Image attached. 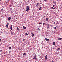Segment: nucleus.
<instances>
[{
    "instance_id": "obj_1",
    "label": "nucleus",
    "mask_w": 62,
    "mask_h": 62,
    "mask_svg": "<svg viewBox=\"0 0 62 62\" xmlns=\"http://www.w3.org/2000/svg\"><path fill=\"white\" fill-rule=\"evenodd\" d=\"M29 10V6H27L26 7V11H28Z\"/></svg>"
},
{
    "instance_id": "obj_2",
    "label": "nucleus",
    "mask_w": 62,
    "mask_h": 62,
    "mask_svg": "<svg viewBox=\"0 0 62 62\" xmlns=\"http://www.w3.org/2000/svg\"><path fill=\"white\" fill-rule=\"evenodd\" d=\"M45 40L46 41H48L49 40V39L46 38L45 39Z\"/></svg>"
},
{
    "instance_id": "obj_3",
    "label": "nucleus",
    "mask_w": 62,
    "mask_h": 62,
    "mask_svg": "<svg viewBox=\"0 0 62 62\" xmlns=\"http://www.w3.org/2000/svg\"><path fill=\"white\" fill-rule=\"evenodd\" d=\"M62 39V38H59L58 39V40H61V39Z\"/></svg>"
},
{
    "instance_id": "obj_4",
    "label": "nucleus",
    "mask_w": 62,
    "mask_h": 62,
    "mask_svg": "<svg viewBox=\"0 0 62 62\" xmlns=\"http://www.w3.org/2000/svg\"><path fill=\"white\" fill-rule=\"evenodd\" d=\"M36 58H37V55H36V54H35L33 59H36Z\"/></svg>"
},
{
    "instance_id": "obj_5",
    "label": "nucleus",
    "mask_w": 62,
    "mask_h": 62,
    "mask_svg": "<svg viewBox=\"0 0 62 62\" xmlns=\"http://www.w3.org/2000/svg\"><path fill=\"white\" fill-rule=\"evenodd\" d=\"M48 56L47 55H46L45 56V60H47V56Z\"/></svg>"
},
{
    "instance_id": "obj_6",
    "label": "nucleus",
    "mask_w": 62,
    "mask_h": 62,
    "mask_svg": "<svg viewBox=\"0 0 62 62\" xmlns=\"http://www.w3.org/2000/svg\"><path fill=\"white\" fill-rule=\"evenodd\" d=\"M31 33L32 34V37H34V35L33 34V33L32 32H31Z\"/></svg>"
},
{
    "instance_id": "obj_7",
    "label": "nucleus",
    "mask_w": 62,
    "mask_h": 62,
    "mask_svg": "<svg viewBox=\"0 0 62 62\" xmlns=\"http://www.w3.org/2000/svg\"><path fill=\"white\" fill-rule=\"evenodd\" d=\"M49 28V24H48L47 27V29H48Z\"/></svg>"
},
{
    "instance_id": "obj_8",
    "label": "nucleus",
    "mask_w": 62,
    "mask_h": 62,
    "mask_svg": "<svg viewBox=\"0 0 62 62\" xmlns=\"http://www.w3.org/2000/svg\"><path fill=\"white\" fill-rule=\"evenodd\" d=\"M10 29L11 30H12V25H11Z\"/></svg>"
},
{
    "instance_id": "obj_9",
    "label": "nucleus",
    "mask_w": 62,
    "mask_h": 62,
    "mask_svg": "<svg viewBox=\"0 0 62 62\" xmlns=\"http://www.w3.org/2000/svg\"><path fill=\"white\" fill-rule=\"evenodd\" d=\"M50 8H52L53 9H55V8L53 7H50Z\"/></svg>"
},
{
    "instance_id": "obj_10",
    "label": "nucleus",
    "mask_w": 62,
    "mask_h": 62,
    "mask_svg": "<svg viewBox=\"0 0 62 62\" xmlns=\"http://www.w3.org/2000/svg\"><path fill=\"white\" fill-rule=\"evenodd\" d=\"M8 25H9V24L8 23H7V24H6V27L8 28Z\"/></svg>"
},
{
    "instance_id": "obj_11",
    "label": "nucleus",
    "mask_w": 62,
    "mask_h": 62,
    "mask_svg": "<svg viewBox=\"0 0 62 62\" xmlns=\"http://www.w3.org/2000/svg\"><path fill=\"white\" fill-rule=\"evenodd\" d=\"M53 45H55V42H53Z\"/></svg>"
},
{
    "instance_id": "obj_12",
    "label": "nucleus",
    "mask_w": 62,
    "mask_h": 62,
    "mask_svg": "<svg viewBox=\"0 0 62 62\" xmlns=\"http://www.w3.org/2000/svg\"><path fill=\"white\" fill-rule=\"evenodd\" d=\"M23 28L24 29H26V28L25 27H24V26H23Z\"/></svg>"
},
{
    "instance_id": "obj_13",
    "label": "nucleus",
    "mask_w": 62,
    "mask_h": 62,
    "mask_svg": "<svg viewBox=\"0 0 62 62\" xmlns=\"http://www.w3.org/2000/svg\"><path fill=\"white\" fill-rule=\"evenodd\" d=\"M11 18L10 17H9L8 18V20H11Z\"/></svg>"
},
{
    "instance_id": "obj_14",
    "label": "nucleus",
    "mask_w": 62,
    "mask_h": 62,
    "mask_svg": "<svg viewBox=\"0 0 62 62\" xmlns=\"http://www.w3.org/2000/svg\"><path fill=\"white\" fill-rule=\"evenodd\" d=\"M42 8V7H40L39 8V10H41V9Z\"/></svg>"
},
{
    "instance_id": "obj_15",
    "label": "nucleus",
    "mask_w": 62,
    "mask_h": 62,
    "mask_svg": "<svg viewBox=\"0 0 62 62\" xmlns=\"http://www.w3.org/2000/svg\"><path fill=\"white\" fill-rule=\"evenodd\" d=\"M42 24V23H39V24Z\"/></svg>"
},
{
    "instance_id": "obj_16",
    "label": "nucleus",
    "mask_w": 62,
    "mask_h": 62,
    "mask_svg": "<svg viewBox=\"0 0 62 62\" xmlns=\"http://www.w3.org/2000/svg\"><path fill=\"white\" fill-rule=\"evenodd\" d=\"M26 55V53H24L23 54V55L24 56V55Z\"/></svg>"
},
{
    "instance_id": "obj_17",
    "label": "nucleus",
    "mask_w": 62,
    "mask_h": 62,
    "mask_svg": "<svg viewBox=\"0 0 62 62\" xmlns=\"http://www.w3.org/2000/svg\"><path fill=\"white\" fill-rule=\"evenodd\" d=\"M11 35H13V32H11Z\"/></svg>"
},
{
    "instance_id": "obj_18",
    "label": "nucleus",
    "mask_w": 62,
    "mask_h": 62,
    "mask_svg": "<svg viewBox=\"0 0 62 62\" xmlns=\"http://www.w3.org/2000/svg\"><path fill=\"white\" fill-rule=\"evenodd\" d=\"M53 3H54V4H55V1H54L53 2Z\"/></svg>"
},
{
    "instance_id": "obj_19",
    "label": "nucleus",
    "mask_w": 62,
    "mask_h": 62,
    "mask_svg": "<svg viewBox=\"0 0 62 62\" xmlns=\"http://www.w3.org/2000/svg\"><path fill=\"white\" fill-rule=\"evenodd\" d=\"M17 29L18 30H19V28H18V27H17Z\"/></svg>"
},
{
    "instance_id": "obj_20",
    "label": "nucleus",
    "mask_w": 62,
    "mask_h": 62,
    "mask_svg": "<svg viewBox=\"0 0 62 62\" xmlns=\"http://www.w3.org/2000/svg\"><path fill=\"white\" fill-rule=\"evenodd\" d=\"M9 49H11V47H9Z\"/></svg>"
},
{
    "instance_id": "obj_21",
    "label": "nucleus",
    "mask_w": 62,
    "mask_h": 62,
    "mask_svg": "<svg viewBox=\"0 0 62 62\" xmlns=\"http://www.w3.org/2000/svg\"><path fill=\"white\" fill-rule=\"evenodd\" d=\"M24 40H25V39H23V41H24Z\"/></svg>"
},
{
    "instance_id": "obj_22",
    "label": "nucleus",
    "mask_w": 62,
    "mask_h": 62,
    "mask_svg": "<svg viewBox=\"0 0 62 62\" xmlns=\"http://www.w3.org/2000/svg\"><path fill=\"white\" fill-rule=\"evenodd\" d=\"M39 5V3H37V4L36 6H38Z\"/></svg>"
},
{
    "instance_id": "obj_23",
    "label": "nucleus",
    "mask_w": 62,
    "mask_h": 62,
    "mask_svg": "<svg viewBox=\"0 0 62 62\" xmlns=\"http://www.w3.org/2000/svg\"><path fill=\"white\" fill-rule=\"evenodd\" d=\"M48 20V18H46V20L47 21Z\"/></svg>"
},
{
    "instance_id": "obj_24",
    "label": "nucleus",
    "mask_w": 62,
    "mask_h": 62,
    "mask_svg": "<svg viewBox=\"0 0 62 62\" xmlns=\"http://www.w3.org/2000/svg\"><path fill=\"white\" fill-rule=\"evenodd\" d=\"M25 35H28V34H27V33H26L25 34Z\"/></svg>"
},
{
    "instance_id": "obj_25",
    "label": "nucleus",
    "mask_w": 62,
    "mask_h": 62,
    "mask_svg": "<svg viewBox=\"0 0 62 62\" xmlns=\"http://www.w3.org/2000/svg\"><path fill=\"white\" fill-rule=\"evenodd\" d=\"M58 50H60V48H59L58 49Z\"/></svg>"
},
{
    "instance_id": "obj_26",
    "label": "nucleus",
    "mask_w": 62,
    "mask_h": 62,
    "mask_svg": "<svg viewBox=\"0 0 62 62\" xmlns=\"http://www.w3.org/2000/svg\"><path fill=\"white\" fill-rule=\"evenodd\" d=\"M1 40H1V38H0V42L1 41Z\"/></svg>"
},
{
    "instance_id": "obj_27",
    "label": "nucleus",
    "mask_w": 62,
    "mask_h": 62,
    "mask_svg": "<svg viewBox=\"0 0 62 62\" xmlns=\"http://www.w3.org/2000/svg\"><path fill=\"white\" fill-rule=\"evenodd\" d=\"M38 30H40V29H39V28H38Z\"/></svg>"
},
{
    "instance_id": "obj_28",
    "label": "nucleus",
    "mask_w": 62,
    "mask_h": 62,
    "mask_svg": "<svg viewBox=\"0 0 62 62\" xmlns=\"http://www.w3.org/2000/svg\"><path fill=\"white\" fill-rule=\"evenodd\" d=\"M55 6V5H54L53 6V7H54V6Z\"/></svg>"
},
{
    "instance_id": "obj_29",
    "label": "nucleus",
    "mask_w": 62,
    "mask_h": 62,
    "mask_svg": "<svg viewBox=\"0 0 62 62\" xmlns=\"http://www.w3.org/2000/svg\"><path fill=\"white\" fill-rule=\"evenodd\" d=\"M44 1H45V2H46V1H47V0H44Z\"/></svg>"
},
{
    "instance_id": "obj_30",
    "label": "nucleus",
    "mask_w": 62,
    "mask_h": 62,
    "mask_svg": "<svg viewBox=\"0 0 62 62\" xmlns=\"http://www.w3.org/2000/svg\"><path fill=\"white\" fill-rule=\"evenodd\" d=\"M45 23H44L43 24V25H44V24H45Z\"/></svg>"
},
{
    "instance_id": "obj_31",
    "label": "nucleus",
    "mask_w": 62,
    "mask_h": 62,
    "mask_svg": "<svg viewBox=\"0 0 62 62\" xmlns=\"http://www.w3.org/2000/svg\"><path fill=\"white\" fill-rule=\"evenodd\" d=\"M2 50H0V52H2Z\"/></svg>"
},
{
    "instance_id": "obj_32",
    "label": "nucleus",
    "mask_w": 62,
    "mask_h": 62,
    "mask_svg": "<svg viewBox=\"0 0 62 62\" xmlns=\"http://www.w3.org/2000/svg\"><path fill=\"white\" fill-rule=\"evenodd\" d=\"M54 29H56V27H54Z\"/></svg>"
},
{
    "instance_id": "obj_33",
    "label": "nucleus",
    "mask_w": 62,
    "mask_h": 62,
    "mask_svg": "<svg viewBox=\"0 0 62 62\" xmlns=\"http://www.w3.org/2000/svg\"><path fill=\"white\" fill-rule=\"evenodd\" d=\"M52 62H54V61H52Z\"/></svg>"
},
{
    "instance_id": "obj_34",
    "label": "nucleus",
    "mask_w": 62,
    "mask_h": 62,
    "mask_svg": "<svg viewBox=\"0 0 62 62\" xmlns=\"http://www.w3.org/2000/svg\"><path fill=\"white\" fill-rule=\"evenodd\" d=\"M3 10V9H1V10Z\"/></svg>"
},
{
    "instance_id": "obj_35",
    "label": "nucleus",
    "mask_w": 62,
    "mask_h": 62,
    "mask_svg": "<svg viewBox=\"0 0 62 62\" xmlns=\"http://www.w3.org/2000/svg\"><path fill=\"white\" fill-rule=\"evenodd\" d=\"M54 23L55 24V22H54Z\"/></svg>"
}]
</instances>
